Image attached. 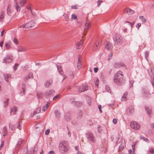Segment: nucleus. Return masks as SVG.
<instances>
[{
  "label": "nucleus",
  "instance_id": "nucleus-25",
  "mask_svg": "<svg viewBox=\"0 0 154 154\" xmlns=\"http://www.w3.org/2000/svg\"><path fill=\"white\" fill-rule=\"evenodd\" d=\"M82 42L80 41L76 45V48L77 49H80L82 46Z\"/></svg>",
  "mask_w": 154,
  "mask_h": 154
},
{
  "label": "nucleus",
  "instance_id": "nucleus-45",
  "mask_svg": "<svg viewBox=\"0 0 154 154\" xmlns=\"http://www.w3.org/2000/svg\"><path fill=\"white\" fill-rule=\"evenodd\" d=\"M19 27L20 28H27L28 29V27L27 26V25L26 23L25 24H23L19 26Z\"/></svg>",
  "mask_w": 154,
  "mask_h": 154
},
{
  "label": "nucleus",
  "instance_id": "nucleus-51",
  "mask_svg": "<svg viewBox=\"0 0 154 154\" xmlns=\"http://www.w3.org/2000/svg\"><path fill=\"white\" fill-rule=\"evenodd\" d=\"M13 42L16 44H17L18 43V41L17 39L15 38H14Z\"/></svg>",
  "mask_w": 154,
  "mask_h": 154
},
{
  "label": "nucleus",
  "instance_id": "nucleus-21",
  "mask_svg": "<svg viewBox=\"0 0 154 154\" xmlns=\"http://www.w3.org/2000/svg\"><path fill=\"white\" fill-rule=\"evenodd\" d=\"M128 93L127 92H125L123 95L121 99L122 101H125L127 100V96Z\"/></svg>",
  "mask_w": 154,
  "mask_h": 154
},
{
  "label": "nucleus",
  "instance_id": "nucleus-11",
  "mask_svg": "<svg viewBox=\"0 0 154 154\" xmlns=\"http://www.w3.org/2000/svg\"><path fill=\"white\" fill-rule=\"evenodd\" d=\"M12 57L11 56H8L5 58L3 62L6 63H10L12 61Z\"/></svg>",
  "mask_w": 154,
  "mask_h": 154
},
{
  "label": "nucleus",
  "instance_id": "nucleus-15",
  "mask_svg": "<svg viewBox=\"0 0 154 154\" xmlns=\"http://www.w3.org/2000/svg\"><path fill=\"white\" fill-rule=\"evenodd\" d=\"M105 47L107 50H109L112 48L113 46L110 42H107L106 43Z\"/></svg>",
  "mask_w": 154,
  "mask_h": 154
},
{
  "label": "nucleus",
  "instance_id": "nucleus-58",
  "mask_svg": "<svg viewBox=\"0 0 154 154\" xmlns=\"http://www.w3.org/2000/svg\"><path fill=\"white\" fill-rule=\"evenodd\" d=\"M41 109L40 108L38 107L35 110L37 112L39 113L40 112Z\"/></svg>",
  "mask_w": 154,
  "mask_h": 154
},
{
  "label": "nucleus",
  "instance_id": "nucleus-54",
  "mask_svg": "<svg viewBox=\"0 0 154 154\" xmlns=\"http://www.w3.org/2000/svg\"><path fill=\"white\" fill-rule=\"evenodd\" d=\"M103 2V1L102 0H98L97 2L98 6L99 7L100 5L102 2Z\"/></svg>",
  "mask_w": 154,
  "mask_h": 154
},
{
  "label": "nucleus",
  "instance_id": "nucleus-41",
  "mask_svg": "<svg viewBox=\"0 0 154 154\" xmlns=\"http://www.w3.org/2000/svg\"><path fill=\"white\" fill-rule=\"evenodd\" d=\"M149 152L151 154H154V149L153 148H151L149 149Z\"/></svg>",
  "mask_w": 154,
  "mask_h": 154
},
{
  "label": "nucleus",
  "instance_id": "nucleus-47",
  "mask_svg": "<svg viewBox=\"0 0 154 154\" xmlns=\"http://www.w3.org/2000/svg\"><path fill=\"white\" fill-rule=\"evenodd\" d=\"M134 81H133L131 80L129 81L130 82V88H131L133 87V84L134 83Z\"/></svg>",
  "mask_w": 154,
  "mask_h": 154
},
{
  "label": "nucleus",
  "instance_id": "nucleus-52",
  "mask_svg": "<svg viewBox=\"0 0 154 154\" xmlns=\"http://www.w3.org/2000/svg\"><path fill=\"white\" fill-rule=\"evenodd\" d=\"M4 145V140H3L0 145V149H2L3 146Z\"/></svg>",
  "mask_w": 154,
  "mask_h": 154
},
{
  "label": "nucleus",
  "instance_id": "nucleus-55",
  "mask_svg": "<svg viewBox=\"0 0 154 154\" xmlns=\"http://www.w3.org/2000/svg\"><path fill=\"white\" fill-rule=\"evenodd\" d=\"M81 61L79 59L78 62V68H79V66H80L81 65ZM80 68V67H79Z\"/></svg>",
  "mask_w": 154,
  "mask_h": 154
},
{
  "label": "nucleus",
  "instance_id": "nucleus-28",
  "mask_svg": "<svg viewBox=\"0 0 154 154\" xmlns=\"http://www.w3.org/2000/svg\"><path fill=\"white\" fill-rule=\"evenodd\" d=\"M50 104V103L49 102H47L46 104L42 108V111H45L47 109V108L48 107L49 105Z\"/></svg>",
  "mask_w": 154,
  "mask_h": 154
},
{
  "label": "nucleus",
  "instance_id": "nucleus-44",
  "mask_svg": "<svg viewBox=\"0 0 154 154\" xmlns=\"http://www.w3.org/2000/svg\"><path fill=\"white\" fill-rule=\"evenodd\" d=\"M105 89L106 90L109 92H110L111 91L110 88L107 85H106L105 87Z\"/></svg>",
  "mask_w": 154,
  "mask_h": 154
},
{
  "label": "nucleus",
  "instance_id": "nucleus-20",
  "mask_svg": "<svg viewBox=\"0 0 154 154\" xmlns=\"http://www.w3.org/2000/svg\"><path fill=\"white\" fill-rule=\"evenodd\" d=\"M57 70L60 73V74L61 75H63V71L62 70V67L60 65H57Z\"/></svg>",
  "mask_w": 154,
  "mask_h": 154
},
{
  "label": "nucleus",
  "instance_id": "nucleus-1",
  "mask_svg": "<svg viewBox=\"0 0 154 154\" xmlns=\"http://www.w3.org/2000/svg\"><path fill=\"white\" fill-rule=\"evenodd\" d=\"M124 75L123 72L119 70L115 74L114 81L118 85H122L125 83V80L123 79Z\"/></svg>",
  "mask_w": 154,
  "mask_h": 154
},
{
  "label": "nucleus",
  "instance_id": "nucleus-42",
  "mask_svg": "<svg viewBox=\"0 0 154 154\" xmlns=\"http://www.w3.org/2000/svg\"><path fill=\"white\" fill-rule=\"evenodd\" d=\"M77 18V16L75 14H73L71 15V18L73 20H75Z\"/></svg>",
  "mask_w": 154,
  "mask_h": 154
},
{
  "label": "nucleus",
  "instance_id": "nucleus-56",
  "mask_svg": "<svg viewBox=\"0 0 154 154\" xmlns=\"http://www.w3.org/2000/svg\"><path fill=\"white\" fill-rule=\"evenodd\" d=\"M70 73H71L70 74V76L72 78L74 75L75 72H71Z\"/></svg>",
  "mask_w": 154,
  "mask_h": 154
},
{
  "label": "nucleus",
  "instance_id": "nucleus-7",
  "mask_svg": "<svg viewBox=\"0 0 154 154\" xmlns=\"http://www.w3.org/2000/svg\"><path fill=\"white\" fill-rule=\"evenodd\" d=\"M131 128L134 130H138L140 128V126L136 122H132L130 123Z\"/></svg>",
  "mask_w": 154,
  "mask_h": 154
},
{
  "label": "nucleus",
  "instance_id": "nucleus-30",
  "mask_svg": "<svg viewBox=\"0 0 154 154\" xmlns=\"http://www.w3.org/2000/svg\"><path fill=\"white\" fill-rule=\"evenodd\" d=\"M26 49L25 48L22 47H19L18 48V51L20 52H24L26 51Z\"/></svg>",
  "mask_w": 154,
  "mask_h": 154
},
{
  "label": "nucleus",
  "instance_id": "nucleus-14",
  "mask_svg": "<svg viewBox=\"0 0 154 154\" xmlns=\"http://www.w3.org/2000/svg\"><path fill=\"white\" fill-rule=\"evenodd\" d=\"M143 95L146 97H149L150 96L151 94L146 89H143Z\"/></svg>",
  "mask_w": 154,
  "mask_h": 154
},
{
  "label": "nucleus",
  "instance_id": "nucleus-18",
  "mask_svg": "<svg viewBox=\"0 0 154 154\" xmlns=\"http://www.w3.org/2000/svg\"><path fill=\"white\" fill-rule=\"evenodd\" d=\"M18 109L17 108L16 106H14L11 108L10 112H13V114L15 115Z\"/></svg>",
  "mask_w": 154,
  "mask_h": 154
},
{
  "label": "nucleus",
  "instance_id": "nucleus-4",
  "mask_svg": "<svg viewBox=\"0 0 154 154\" xmlns=\"http://www.w3.org/2000/svg\"><path fill=\"white\" fill-rule=\"evenodd\" d=\"M86 136L88 141L93 143L96 142V139L94 135L91 132H87L86 134Z\"/></svg>",
  "mask_w": 154,
  "mask_h": 154
},
{
  "label": "nucleus",
  "instance_id": "nucleus-9",
  "mask_svg": "<svg viewBox=\"0 0 154 154\" xmlns=\"http://www.w3.org/2000/svg\"><path fill=\"white\" fill-rule=\"evenodd\" d=\"M101 42L102 41L101 40L97 41L93 47V50H96L98 49L101 45Z\"/></svg>",
  "mask_w": 154,
  "mask_h": 154
},
{
  "label": "nucleus",
  "instance_id": "nucleus-17",
  "mask_svg": "<svg viewBox=\"0 0 154 154\" xmlns=\"http://www.w3.org/2000/svg\"><path fill=\"white\" fill-rule=\"evenodd\" d=\"M149 74L151 78L154 75V68L152 67L150 68L148 70Z\"/></svg>",
  "mask_w": 154,
  "mask_h": 154
},
{
  "label": "nucleus",
  "instance_id": "nucleus-27",
  "mask_svg": "<svg viewBox=\"0 0 154 154\" xmlns=\"http://www.w3.org/2000/svg\"><path fill=\"white\" fill-rule=\"evenodd\" d=\"M4 76L5 80L7 82L9 79L11 78V75L9 74H6L4 75Z\"/></svg>",
  "mask_w": 154,
  "mask_h": 154
},
{
  "label": "nucleus",
  "instance_id": "nucleus-43",
  "mask_svg": "<svg viewBox=\"0 0 154 154\" xmlns=\"http://www.w3.org/2000/svg\"><path fill=\"white\" fill-rule=\"evenodd\" d=\"M54 114L55 116H58L60 114V112L59 111L56 110L54 111Z\"/></svg>",
  "mask_w": 154,
  "mask_h": 154
},
{
  "label": "nucleus",
  "instance_id": "nucleus-8",
  "mask_svg": "<svg viewBox=\"0 0 154 154\" xmlns=\"http://www.w3.org/2000/svg\"><path fill=\"white\" fill-rule=\"evenodd\" d=\"M114 66L116 68H119L121 67H125L126 69H127L126 67L125 64L121 62H117L115 63L114 64Z\"/></svg>",
  "mask_w": 154,
  "mask_h": 154
},
{
  "label": "nucleus",
  "instance_id": "nucleus-10",
  "mask_svg": "<svg viewBox=\"0 0 154 154\" xmlns=\"http://www.w3.org/2000/svg\"><path fill=\"white\" fill-rule=\"evenodd\" d=\"M91 26V22L89 20H86L84 27V32L85 33L87 31L90 27Z\"/></svg>",
  "mask_w": 154,
  "mask_h": 154
},
{
  "label": "nucleus",
  "instance_id": "nucleus-50",
  "mask_svg": "<svg viewBox=\"0 0 154 154\" xmlns=\"http://www.w3.org/2000/svg\"><path fill=\"white\" fill-rule=\"evenodd\" d=\"M65 119L67 121H69L70 120V116H66Z\"/></svg>",
  "mask_w": 154,
  "mask_h": 154
},
{
  "label": "nucleus",
  "instance_id": "nucleus-32",
  "mask_svg": "<svg viewBox=\"0 0 154 154\" xmlns=\"http://www.w3.org/2000/svg\"><path fill=\"white\" fill-rule=\"evenodd\" d=\"M3 136L4 137L7 134V129L5 127L3 130Z\"/></svg>",
  "mask_w": 154,
  "mask_h": 154
},
{
  "label": "nucleus",
  "instance_id": "nucleus-39",
  "mask_svg": "<svg viewBox=\"0 0 154 154\" xmlns=\"http://www.w3.org/2000/svg\"><path fill=\"white\" fill-rule=\"evenodd\" d=\"M10 5H8L7 9V12L8 14L9 15H11V11H10Z\"/></svg>",
  "mask_w": 154,
  "mask_h": 154
},
{
  "label": "nucleus",
  "instance_id": "nucleus-2",
  "mask_svg": "<svg viewBox=\"0 0 154 154\" xmlns=\"http://www.w3.org/2000/svg\"><path fill=\"white\" fill-rule=\"evenodd\" d=\"M59 149L60 152L62 154H64L69 150V147L67 144L64 141L61 142L59 145Z\"/></svg>",
  "mask_w": 154,
  "mask_h": 154
},
{
  "label": "nucleus",
  "instance_id": "nucleus-46",
  "mask_svg": "<svg viewBox=\"0 0 154 154\" xmlns=\"http://www.w3.org/2000/svg\"><path fill=\"white\" fill-rule=\"evenodd\" d=\"M126 23H129V25L132 27L133 25H134V22L132 23H130V22H129V21H127L125 22Z\"/></svg>",
  "mask_w": 154,
  "mask_h": 154
},
{
  "label": "nucleus",
  "instance_id": "nucleus-60",
  "mask_svg": "<svg viewBox=\"0 0 154 154\" xmlns=\"http://www.w3.org/2000/svg\"><path fill=\"white\" fill-rule=\"evenodd\" d=\"M71 8L72 9H77V5H75L72 6Z\"/></svg>",
  "mask_w": 154,
  "mask_h": 154
},
{
  "label": "nucleus",
  "instance_id": "nucleus-48",
  "mask_svg": "<svg viewBox=\"0 0 154 154\" xmlns=\"http://www.w3.org/2000/svg\"><path fill=\"white\" fill-rule=\"evenodd\" d=\"M27 76L29 79H30L31 78H33L32 73L31 72H29V74Z\"/></svg>",
  "mask_w": 154,
  "mask_h": 154
},
{
  "label": "nucleus",
  "instance_id": "nucleus-22",
  "mask_svg": "<svg viewBox=\"0 0 154 154\" xmlns=\"http://www.w3.org/2000/svg\"><path fill=\"white\" fill-rule=\"evenodd\" d=\"M23 142V140H22L21 139H20L16 145V148L18 149L22 144Z\"/></svg>",
  "mask_w": 154,
  "mask_h": 154
},
{
  "label": "nucleus",
  "instance_id": "nucleus-24",
  "mask_svg": "<svg viewBox=\"0 0 154 154\" xmlns=\"http://www.w3.org/2000/svg\"><path fill=\"white\" fill-rule=\"evenodd\" d=\"M52 81L49 80L48 81L45 82V85L46 88L50 86L52 84Z\"/></svg>",
  "mask_w": 154,
  "mask_h": 154
},
{
  "label": "nucleus",
  "instance_id": "nucleus-16",
  "mask_svg": "<svg viewBox=\"0 0 154 154\" xmlns=\"http://www.w3.org/2000/svg\"><path fill=\"white\" fill-rule=\"evenodd\" d=\"M28 28H31L35 26V22L33 21H31L29 23H26Z\"/></svg>",
  "mask_w": 154,
  "mask_h": 154
},
{
  "label": "nucleus",
  "instance_id": "nucleus-61",
  "mask_svg": "<svg viewBox=\"0 0 154 154\" xmlns=\"http://www.w3.org/2000/svg\"><path fill=\"white\" fill-rule=\"evenodd\" d=\"M141 24L140 23H138L136 25V27L138 29H139V27L141 26Z\"/></svg>",
  "mask_w": 154,
  "mask_h": 154
},
{
  "label": "nucleus",
  "instance_id": "nucleus-31",
  "mask_svg": "<svg viewBox=\"0 0 154 154\" xmlns=\"http://www.w3.org/2000/svg\"><path fill=\"white\" fill-rule=\"evenodd\" d=\"M17 5V2H15V7L17 11H20V6H18Z\"/></svg>",
  "mask_w": 154,
  "mask_h": 154
},
{
  "label": "nucleus",
  "instance_id": "nucleus-38",
  "mask_svg": "<svg viewBox=\"0 0 154 154\" xmlns=\"http://www.w3.org/2000/svg\"><path fill=\"white\" fill-rule=\"evenodd\" d=\"M8 100H9V99L7 98L6 100V101H5L4 102V106L5 107H6L8 106Z\"/></svg>",
  "mask_w": 154,
  "mask_h": 154
},
{
  "label": "nucleus",
  "instance_id": "nucleus-6",
  "mask_svg": "<svg viewBox=\"0 0 154 154\" xmlns=\"http://www.w3.org/2000/svg\"><path fill=\"white\" fill-rule=\"evenodd\" d=\"M76 88L78 90L79 92H81L88 90V87L87 85L85 86L84 85H82L80 86H77Z\"/></svg>",
  "mask_w": 154,
  "mask_h": 154
},
{
  "label": "nucleus",
  "instance_id": "nucleus-13",
  "mask_svg": "<svg viewBox=\"0 0 154 154\" xmlns=\"http://www.w3.org/2000/svg\"><path fill=\"white\" fill-rule=\"evenodd\" d=\"M124 11L125 13H127L129 15L133 14L134 13V11L133 10L128 8L125 9Z\"/></svg>",
  "mask_w": 154,
  "mask_h": 154
},
{
  "label": "nucleus",
  "instance_id": "nucleus-34",
  "mask_svg": "<svg viewBox=\"0 0 154 154\" xmlns=\"http://www.w3.org/2000/svg\"><path fill=\"white\" fill-rule=\"evenodd\" d=\"M139 18L141 20L142 22L143 23H145L146 22V20L145 18H144L143 16H140L139 17Z\"/></svg>",
  "mask_w": 154,
  "mask_h": 154
},
{
  "label": "nucleus",
  "instance_id": "nucleus-12",
  "mask_svg": "<svg viewBox=\"0 0 154 154\" xmlns=\"http://www.w3.org/2000/svg\"><path fill=\"white\" fill-rule=\"evenodd\" d=\"M134 109L132 106H130L127 109L126 112L128 114L131 115L134 112Z\"/></svg>",
  "mask_w": 154,
  "mask_h": 154
},
{
  "label": "nucleus",
  "instance_id": "nucleus-3",
  "mask_svg": "<svg viewBox=\"0 0 154 154\" xmlns=\"http://www.w3.org/2000/svg\"><path fill=\"white\" fill-rule=\"evenodd\" d=\"M114 44L116 45H120L123 42L122 38L119 35H115L113 38Z\"/></svg>",
  "mask_w": 154,
  "mask_h": 154
},
{
  "label": "nucleus",
  "instance_id": "nucleus-19",
  "mask_svg": "<svg viewBox=\"0 0 154 154\" xmlns=\"http://www.w3.org/2000/svg\"><path fill=\"white\" fill-rule=\"evenodd\" d=\"M145 109L148 115H151L152 113V108L151 106L145 107Z\"/></svg>",
  "mask_w": 154,
  "mask_h": 154
},
{
  "label": "nucleus",
  "instance_id": "nucleus-59",
  "mask_svg": "<svg viewBox=\"0 0 154 154\" xmlns=\"http://www.w3.org/2000/svg\"><path fill=\"white\" fill-rule=\"evenodd\" d=\"M112 122L114 124H116L117 122V120L116 119H113Z\"/></svg>",
  "mask_w": 154,
  "mask_h": 154
},
{
  "label": "nucleus",
  "instance_id": "nucleus-23",
  "mask_svg": "<svg viewBox=\"0 0 154 154\" xmlns=\"http://www.w3.org/2000/svg\"><path fill=\"white\" fill-rule=\"evenodd\" d=\"M22 89H23V92H21L20 93V95L21 96L25 94V90H26L25 85L24 84H23L22 85Z\"/></svg>",
  "mask_w": 154,
  "mask_h": 154
},
{
  "label": "nucleus",
  "instance_id": "nucleus-33",
  "mask_svg": "<svg viewBox=\"0 0 154 154\" xmlns=\"http://www.w3.org/2000/svg\"><path fill=\"white\" fill-rule=\"evenodd\" d=\"M5 46L6 48L7 49H9L11 48L10 43L9 42L6 43Z\"/></svg>",
  "mask_w": 154,
  "mask_h": 154
},
{
  "label": "nucleus",
  "instance_id": "nucleus-37",
  "mask_svg": "<svg viewBox=\"0 0 154 154\" xmlns=\"http://www.w3.org/2000/svg\"><path fill=\"white\" fill-rule=\"evenodd\" d=\"M9 129L10 130L13 131L15 129L14 126L13 125H9Z\"/></svg>",
  "mask_w": 154,
  "mask_h": 154
},
{
  "label": "nucleus",
  "instance_id": "nucleus-62",
  "mask_svg": "<svg viewBox=\"0 0 154 154\" xmlns=\"http://www.w3.org/2000/svg\"><path fill=\"white\" fill-rule=\"evenodd\" d=\"M27 8L28 9L30 10V11H31L32 10V9H31V6L30 5H28L27 7Z\"/></svg>",
  "mask_w": 154,
  "mask_h": 154
},
{
  "label": "nucleus",
  "instance_id": "nucleus-53",
  "mask_svg": "<svg viewBox=\"0 0 154 154\" xmlns=\"http://www.w3.org/2000/svg\"><path fill=\"white\" fill-rule=\"evenodd\" d=\"M50 132V130L49 129H48L45 131V134L46 135H48Z\"/></svg>",
  "mask_w": 154,
  "mask_h": 154
},
{
  "label": "nucleus",
  "instance_id": "nucleus-35",
  "mask_svg": "<svg viewBox=\"0 0 154 154\" xmlns=\"http://www.w3.org/2000/svg\"><path fill=\"white\" fill-rule=\"evenodd\" d=\"M22 124V121H20L18 123L17 126V128L19 129L21 128V124Z\"/></svg>",
  "mask_w": 154,
  "mask_h": 154
},
{
  "label": "nucleus",
  "instance_id": "nucleus-63",
  "mask_svg": "<svg viewBox=\"0 0 154 154\" xmlns=\"http://www.w3.org/2000/svg\"><path fill=\"white\" fill-rule=\"evenodd\" d=\"M98 70V67L94 68V71L95 73L97 72Z\"/></svg>",
  "mask_w": 154,
  "mask_h": 154
},
{
  "label": "nucleus",
  "instance_id": "nucleus-57",
  "mask_svg": "<svg viewBox=\"0 0 154 154\" xmlns=\"http://www.w3.org/2000/svg\"><path fill=\"white\" fill-rule=\"evenodd\" d=\"M98 109L99 110V111H100V113H102V110H101V108H102V106L101 105H99L98 106Z\"/></svg>",
  "mask_w": 154,
  "mask_h": 154
},
{
  "label": "nucleus",
  "instance_id": "nucleus-64",
  "mask_svg": "<svg viewBox=\"0 0 154 154\" xmlns=\"http://www.w3.org/2000/svg\"><path fill=\"white\" fill-rule=\"evenodd\" d=\"M150 127L154 130V123L151 124Z\"/></svg>",
  "mask_w": 154,
  "mask_h": 154
},
{
  "label": "nucleus",
  "instance_id": "nucleus-29",
  "mask_svg": "<svg viewBox=\"0 0 154 154\" xmlns=\"http://www.w3.org/2000/svg\"><path fill=\"white\" fill-rule=\"evenodd\" d=\"M27 0H20V5L22 7L24 6V5L26 2Z\"/></svg>",
  "mask_w": 154,
  "mask_h": 154
},
{
  "label": "nucleus",
  "instance_id": "nucleus-26",
  "mask_svg": "<svg viewBox=\"0 0 154 154\" xmlns=\"http://www.w3.org/2000/svg\"><path fill=\"white\" fill-rule=\"evenodd\" d=\"M5 17L4 12L3 11H2L1 12V14L0 15V21L2 22L3 20Z\"/></svg>",
  "mask_w": 154,
  "mask_h": 154
},
{
  "label": "nucleus",
  "instance_id": "nucleus-5",
  "mask_svg": "<svg viewBox=\"0 0 154 154\" xmlns=\"http://www.w3.org/2000/svg\"><path fill=\"white\" fill-rule=\"evenodd\" d=\"M54 91L53 90H51L47 91L45 94V96L46 98L49 99L54 95Z\"/></svg>",
  "mask_w": 154,
  "mask_h": 154
},
{
  "label": "nucleus",
  "instance_id": "nucleus-36",
  "mask_svg": "<svg viewBox=\"0 0 154 154\" xmlns=\"http://www.w3.org/2000/svg\"><path fill=\"white\" fill-rule=\"evenodd\" d=\"M99 80L97 78L94 79L95 84L97 86H98L99 85Z\"/></svg>",
  "mask_w": 154,
  "mask_h": 154
},
{
  "label": "nucleus",
  "instance_id": "nucleus-49",
  "mask_svg": "<svg viewBox=\"0 0 154 154\" xmlns=\"http://www.w3.org/2000/svg\"><path fill=\"white\" fill-rule=\"evenodd\" d=\"M19 65V64L18 63H16L15 64V65L14 67V70H16L17 69V67Z\"/></svg>",
  "mask_w": 154,
  "mask_h": 154
},
{
  "label": "nucleus",
  "instance_id": "nucleus-40",
  "mask_svg": "<svg viewBox=\"0 0 154 154\" xmlns=\"http://www.w3.org/2000/svg\"><path fill=\"white\" fill-rule=\"evenodd\" d=\"M60 97V94H58L57 95H56V96H54L53 98V100H56L59 98Z\"/></svg>",
  "mask_w": 154,
  "mask_h": 154
}]
</instances>
